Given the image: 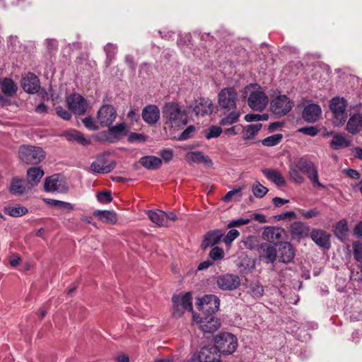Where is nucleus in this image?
I'll list each match as a JSON object with an SVG mask.
<instances>
[{"label":"nucleus","instance_id":"f257e3e1","mask_svg":"<svg viewBox=\"0 0 362 362\" xmlns=\"http://www.w3.org/2000/svg\"><path fill=\"white\" fill-rule=\"evenodd\" d=\"M238 93L233 88H224L218 95V103L225 116L221 119L222 125H230L238 121L240 113L236 110Z\"/></svg>","mask_w":362,"mask_h":362},{"label":"nucleus","instance_id":"f03ea898","mask_svg":"<svg viewBox=\"0 0 362 362\" xmlns=\"http://www.w3.org/2000/svg\"><path fill=\"white\" fill-rule=\"evenodd\" d=\"M163 117L165 124L173 128L182 127L187 123V115L177 103H166L163 107Z\"/></svg>","mask_w":362,"mask_h":362},{"label":"nucleus","instance_id":"7ed1b4c3","mask_svg":"<svg viewBox=\"0 0 362 362\" xmlns=\"http://www.w3.org/2000/svg\"><path fill=\"white\" fill-rule=\"evenodd\" d=\"M18 155L23 164L37 165L45 160L46 152L40 146L23 144L18 148Z\"/></svg>","mask_w":362,"mask_h":362},{"label":"nucleus","instance_id":"20e7f679","mask_svg":"<svg viewBox=\"0 0 362 362\" xmlns=\"http://www.w3.org/2000/svg\"><path fill=\"white\" fill-rule=\"evenodd\" d=\"M292 163L301 173L307 176L314 187L318 186L325 188V186L319 181L317 168L313 161L306 157H300L294 158Z\"/></svg>","mask_w":362,"mask_h":362},{"label":"nucleus","instance_id":"39448f33","mask_svg":"<svg viewBox=\"0 0 362 362\" xmlns=\"http://www.w3.org/2000/svg\"><path fill=\"white\" fill-rule=\"evenodd\" d=\"M215 349L223 354H231L237 349L238 341L236 337L228 332H222L214 338Z\"/></svg>","mask_w":362,"mask_h":362},{"label":"nucleus","instance_id":"423d86ee","mask_svg":"<svg viewBox=\"0 0 362 362\" xmlns=\"http://www.w3.org/2000/svg\"><path fill=\"white\" fill-rule=\"evenodd\" d=\"M173 315L176 318L180 317L185 311L192 310V294L187 292L184 295H173Z\"/></svg>","mask_w":362,"mask_h":362},{"label":"nucleus","instance_id":"0eeeda50","mask_svg":"<svg viewBox=\"0 0 362 362\" xmlns=\"http://www.w3.org/2000/svg\"><path fill=\"white\" fill-rule=\"evenodd\" d=\"M108 127V132H102L98 135L95 136L96 140L114 143L120 139L123 135H126L128 132L127 125L124 123L117 124Z\"/></svg>","mask_w":362,"mask_h":362},{"label":"nucleus","instance_id":"6e6552de","mask_svg":"<svg viewBox=\"0 0 362 362\" xmlns=\"http://www.w3.org/2000/svg\"><path fill=\"white\" fill-rule=\"evenodd\" d=\"M346 102L344 98L335 97L329 102V108L333 113L334 121L337 125L342 124L346 119Z\"/></svg>","mask_w":362,"mask_h":362},{"label":"nucleus","instance_id":"1a4fd4ad","mask_svg":"<svg viewBox=\"0 0 362 362\" xmlns=\"http://www.w3.org/2000/svg\"><path fill=\"white\" fill-rule=\"evenodd\" d=\"M293 106V103L284 95L276 96L271 103L272 112L279 116L286 115Z\"/></svg>","mask_w":362,"mask_h":362},{"label":"nucleus","instance_id":"9d476101","mask_svg":"<svg viewBox=\"0 0 362 362\" xmlns=\"http://www.w3.org/2000/svg\"><path fill=\"white\" fill-rule=\"evenodd\" d=\"M267 103L268 98L259 88L250 93L247 104L253 110L261 111L266 107Z\"/></svg>","mask_w":362,"mask_h":362},{"label":"nucleus","instance_id":"9b49d317","mask_svg":"<svg viewBox=\"0 0 362 362\" xmlns=\"http://www.w3.org/2000/svg\"><path fill=\"white\" fill-rule=\"evenodd\" d=\"M216 285L223 291H233L240 285V279L236 274H225L216 277Z\"/></svg>","mask_w":362,"mask_h":362},{"label":"nucleus","instance_id":"f8f14e48","mask_svg":"<svg viewBox=\"0 0 362 362\" xmlns=\"http://www.w3.org/2000/svg\"><path fill=\"white\" fill-rule=\"evenodd\" d=\"M116 117V110L110 105H103L97 112V119L101 127L111 126Z\"/></svg>","mask_w":362,"mask_h":362},{"label":"nucleus","instance_id":"ddd939ff","mask_svg":"<svg viewBox=\"0 0 362 362\" xmlns=\"http://www.w3.org/2000/svg\"><path fill=\"white\" fill-rule=\"evenodd\" d=\"M220 300L215 295H205L199 300V309L206 315H212L218 311Z\"/></svg>","mask_w":362,"mask_h":362},{"label":"nucleus","instance_id":"4468645a","mask_svg":"<svg viewBox=\"0 0 362 362\" xmlns=\"http://www.w3.org/2000/svg\"><path fill=\"white\" fill-rule=\"evenodd\" d=\"M194 319H195L194 316ZM194 320L196 321L199 328L204 333L212 334L221 326L220 320L211 315H206V317H202L199 320H197V318Z\"/></svg>","mask_w":362,"mask_h":362},{"label":"nucleus","instance_id":"2eb2a0df","mask_svg":"<svg viewBox=\"0 0 362 362\" xmlns=\"http://www.w3.org/2000/svg\"><path fill=\"white\" fill-rule=\"evenodd\" d=\"M67 103L69 109L78 115H83L87 109L86 99L78 94H74L67 98Z\"/></svg>","mask_w":362,"mask_h":362},{"label":"nucleus","instance_id":"dca6fc26","mask_svg":"<svg viewBox=\"0 0 362 362\" xmlns=\"http://www.w3.org/2000/svg\"><path fill=\"white\" fill-rule=\"evenodd\" d=\"M115 167L114 162L109 163L105 155H100L91 163L90 170L96 173L105 174L111 172Z\"/></svg>","mask_w":362,"mask_h":362},{"label":"nucleus","instance_id":"f3484780","mask_svg":"<svg viewBox=\"0 0 362 362\" xmlns=\"http://www.w3.org/2000/svg\"><path fill=\"white\" fill-rule=\"evenodd\" d=\"M192 108V112L196 115L204 116L212 113L214 110V105L212 101L209 98H199L195 100Z\"/></svg>","mask_w":362,"mask_h":362},{"label":"nucleus","instance_id":"a211bd4d","mask_svg":"<svg viewBox=\"0 0 362 362\" xmlns=\"http://www.w3.org/2000/svg\"><path fill=\"white\" fill-rule=\"evenodd\" d=\"M141 116L146 124L154 125L160 118V112L156 105H148L143 108Z\"/></svg>","mask_w":362,"mask_h":362},{"label":"nucleus","instance_id":"6ab92c4d","mask_svg":"<svg viewBox=\"0 0 362 362\" xmlns=\"http://www.w3.org/2000/svg\"><path fill=\"white\" fill-rule=\"evenodd\" d=\"M257 252L259 259L267 264H272L276 259V249L270 244L266 243L260 244L257 247Z\"/></svg>","mask_w":362,"mask_h":362},{"label":"nucleus","instance_id":"aec40b11","mask_svg":"<svg viewBox=\"0 0 362 362\" xmlns=\"http://www.w3.org/2000/svg\"><path fill=\"white\" fill-rule=\"evenodd\" d=\"M21 86L28 93H36L40 88V80L34 74L28 73L22 78Z\"/></svg>","mask_w":362,"mask_h":362},{"label":"nucleus","instance_id":"412c9836","mask_svg":"<svg viewBox=\"0 0 362 362\" xmlns=\"http://www.w3.org/2000/svg\"><path fill=\"white\" fill-rule=\"evenodd\" d=\"M322 114V110L319 105L310 103L305 106L303 112V119L308 123H314L318 120Z\"/></svg>","mask_w":362,"mask_h":362},{"label":"nucleus","instance_id":"4be33fe9","mask_svg":"<svg viewBox=\"0 0 362 362\" xmlns=\"http://www.w3.org/2000/svg\"><path fill=\"white\" fill-rule=\"evenodd\" d=\"M310 238L320 247L329 249L330 247V235L320 229H313L310 232Z\"/></svg>","mask_w":362,"mask_h":362},{"label":"nucleus","instance_id":"5701e85b","mask_svg":"<svg viewBox=\"0 0 362 362\" xmlns=\"http://www.w3.org/2000/svg\"><path fill=\"white\" fill-rule=\"evenodd\" d=\"M45 173L41 167H31L26 172V183L28 189L36 187L41 181Z\"/></svg>","mask_w":362,"mask_h":362},{"label":"nucleus","instance_id":"b1692460","mask_svg":"<svg viewBox=\"0 0 362 362\" xmlns=\"http://www.w3.org/2000/svg\"><path fill=\"white\" fill-rule=\"evenodd\" d=\"M224 235V233L221 230H214L206 233L204 238L202 242L201 247L205 250L210 246L215 245L221 240Z\"/></svg>","mask_w":362,"mask_h":362},{"label":"nucleus","instance_id":"393cba45","mask_svg":"<svg viewBox=\"0 0 362 362\" xmlns=\"http://www.w3.org/2000/svg\"><path fill=\"white\" fill-rule=\"evenodd\" d=\"M310 228L308 226L300 221L293 222L291 225V235L293 239L300 240L309 234Z\"/></svg>","mask_w":362,"mask_h":362},{"label":"nucleus","instance_id":"a878e982","mask_svg":"<svg viewBox=\"0 0 362 362\" xmlns=\"http://www.w3.org/2000/svg\"><path fill=\"white\" fill-rule=\"evenodd\" d=\"M30 189H28V185H27L26 181L24 179L18 177L12 178L9 187V191L12 194L20 196Z\"/></svg>","mask_w":362,"mask_h":362},{"label":"nucleus","instance_id":"bb28decb","mask_svg":"<svg viewBox=\"0 0 362 362\" xmlns=\"http://www.w3.org/2000/svg\"><path fill=\"white\" fill-rule=\"evenodd\" d=\"M284 230L281 228L268 226L262 233V238L271 243H278L282 239Z\"/></svg>","mask_w":362,"mask_h":362},{"label":"nucleus","instance_id":"cd10ccee","mask_svg":"<svg viewBox=\"0 0 362 362\" xmlns=\"http://www.w3.org/2000/svg\"><path fill=\"white\" fill-rule=\"evenodd\" d=\"M186 160L190 164L204 163L208 166L212 165L213 163L211 159L208 156H204L202 152L190 151L185 156Z\"/></svg>","mask_w":362,"mask_h":362},{"label":"nucleus","instance_id":"c85d7f7f","mask_svg":"<svg viewBox=\"0 0 362 362\" xmlns=\"http://www.w3.org/2000/svg\"><path fill=\"white\" fill-rule=\"evenodd\" d=\"M67 141L76 142L82 146H88L90 144V139L84 136L83 134L76 129H71L64 134Z\"/></svg>","mask_w":362,"mask_h":362},{"label":"nucleus","instance_id":"c756f323","mask_svg":"<svg viewBox=\"0 0 362 362\" xmlns=\"http://www.w3.org/2000/svg\"><path fill=\"white\" fill-rule=\"evenodd\" d=\"M362 114L356 113L350 117L346 124V130L351 134H356L362 130Z\"/></svg>","mask_w":362,"mask_h":362},{"label":"nucleus","instance_id":"7c9ffc66","mask_svg":"<svg viewBox=\"0 0 362 362\" xmlns=\"http://www.w3.org/2000/svg\"><path fill=\"white\" fill-rule=\"evenodd\" d=\"M279 261L284 263L291 262L295 256L293 246L288 243L281 244L279 247Z\"/></svg>","mask_w":362,"mask_h":362},{"label":"nucleus","instance_id":"2f4dec72","mask_svg":"<svg viewBox=\"0 0 362 362\" xmlns=\"http://www.w3.org/2000/svg\"><path fill=\"white\" fill-rule=\"evenodd\" d=\"M93 216L97 217L99 221L107 224H115L117 221V214L113 211L109 210H95L93 213Z\"/></svg>","mask_w":362,"mask_h":362},{"label":"nucleus","instance_id":"473e14b6","mask_svg":"<svg viewBox=\"0 0 362 362\" xmlns=\"http://www.w3.org/2000/svg\"><path fill=\"white\" fill-rule=\"evenodd\" d=\"M140 164L151 170L158 169L162 165V160L154 156H146L140 158Z\"/></svg>","mask_w":362,"mask_h":362},{"label":"nucleus","instance_id":"72a5a7b5","mask_svg":"<svg viewBox=\"0 0 362 362\" xmlns=\"http://www.w3.org/2000/svg\"><path fill=\"white\" fill-rule=\"evenodd\" d=\"M350 146L351 141L347 139L344 134H334L330 141V147L334 150H339Z\"/></svg>","mask_w":362,"mask_h":362},{"label":"nucleus","instance_id":"f704fd0d","mask_svg":"<svg viewBox=\"0 0 362 362\" xmlns=\"http://www.w3.org/2000/svg\"><path fill=\"white\" fill-rule=\"evenodd\" d=\"M264 175L272 181L278 186H284L286 181L282 175L276 170L274 169H264L262 170Z\"/></svg>","mask_w":362,"mask_h":362},{"label":"nucleus","instance_id":"c9c22d12","mask_svg":"<svg viewBox=\"0 0 362 362\" xmlns=\"http://www.w3.org/2000/svg\"><path fill=\"white\" fill-rule=\"evenodd\" d=\"M349 232V226L346 220L342 219L336 223L334 229V235L341 241H344Z\"/></svg>","mask_w":362,"mask_h":362},{"label":"nucleus","instance_id":"e433bc0d","mask_svg":"<svg viewBox=\"0 0 362 362\" xmlns=\"http://www.w3.org/2000/svg\"><path fill=\"white\" fill-rule=\"evenodd\" d=\"M211 349L206 347L201 349L198 356L199 362H221L218 354L213 353Z\"/></svg>","mask_w":362,"mask_h":362},{"label":"nucleus","instance_id":"4c0bfd02","mask_svg":"<svg viewBox=\"0 0 362 362\" xmlns=\"http://www.w3.org/2000/svg\"><path fill=\"white\" fill-rule=\"evenodd\" d=\"M148 216L150 220L160 227H166L165 222V212L161 210L148 211Z\"/></svg>","mask_w":362,"mask_h":362},{"label":"nucleus","instance_id":"58836bf2","mask_svg":"<svg viewBox=\"0 0 362 362\" xmlns=\"http://www.w3.org/2000/svg\"><path fill=\"white\" fill-rule=\"evenodd\" d=\"M60 187V181L57 176L54 175L45 179L44 182V189L45 192L59 191Z\"/></svg>","mask_w":362,"mask_h":362},{"label":"nucleus","instance_id":"ea45409f","mask_svg":"<svg viewBox=\"0 0 362 362\" xmlns=\"http://www.w3.org/2000/svg\"><path fill=\"white\" fill-rule=\"evenodd\" d=\"M300 173L301 172L293 163L288 166V176L292 182L299 185L303 183L305 178Z\"/></svg>","mask_w":362,"mask_h":362},{"label":"nucleus","instance_id":"a19ab883","mask_svg":"<svg viewBox=\"0 0 362 362\" xmlns=\"http://www.w3.org/2000/svg\"><path fill=\"white\" fill-rule=\"evenodd\" d=\"M1 91L7 95L11 96L17 90V86L11 78H4L1 83Z\"/></svg>","mask_w":362,"mask_h":362},{"label":"nucleus","instance_id":"79ce46f5","mask_svg":"<svg viewBox=\"0 0 362 362\" xmlns=\"http://www.w3.org/2000/svg\"><path fill=\"white\" fill-rule=\"evenodd\" d=\"M4 212L6 214L12 217H20L26 214L28 212V210L25 206L18 205L16 206L6 207Z\"/></svg>","mask_w":362,"mask_h":362},{"label":"nucleus","instance_id":"37998d69","mask_svg":"<svg viewBox=\"0 0 362 362\" xmlns=\"http://www.w3.org/2000/svg\"><path fill=\"white\" fill-rule=\"evenodd\" d=\"M262 128V124H250L244 128L243 138L250 139L255 137Z\"/></svg>","mask_w":362,"mask_h":362},{"label":"nucleus","instance_id":"c03bdc74","mask_svg":"<svg viewBox=\"0 0 362 362\" xmlns=\"http://www.w3.org/2000/svg\"><path fill=\"white\" fill-rule=\"evenodd\" d=\"M44 200L47 204H49L52 206H54V207L59 208V209H65L67 211H71V210L74 209V206L69 202L53 199H45Z\"/></svg>","mask_w":362,"mask_h":362},{"label":"nucleus","instance_id":"a18cd8bd","mask_svg":"<svg viewBox=\"0 0 362 362\" xmlns=\"http://www.w3.org/2000/svg\"><path fill=\"white\" fill-rule=\"evenodd\" d=\"M117 47L116 45L112 44V43H107L104 47V51L106 53V57H107V65H110L111 62L115 58V56L117 53Z\"/></svg>","mask_w":362,"mask_h":362},{"label":"nucleus","instance_id":"49530a36","mask_svg":"<svg viewBox=\"0 0 362 362\" xmlns=\"http://www.w3.org/2000/svg\"><path fill=\"white\" fill-rule=\"evenodd\" d=\"M283 138L282 134H276L269 136L262 141V144L264 146H274L281 141Z\"/></svg>","mask_w":362,"mask_h":362},{"label":"nucleus","instance_id":"de8ad7c7","mask_svg":"<svg viewBox=\"0 0 362 362\" xmlns=\"http://www.w3.org/2000/svg\"><path fill=\"white\" fill-rule=\"evenodd\" d=\"M252 191L253 194L257 198H262L268 192L269 190L259 182H256L252 187Z\"/></svg>","mask_w":362,"mask_h":362},{"label":"nucleus","instance_id":"09e8293b","mask_svg":"<svg viewBox=\"0 0 362 362\" xmlns=\"http://www.w3.org/2000/svg\"><path fill=\"white\" fill-rule=\"evenodd\" d=\"M242 187H239L233 190H230L226 193V194L223 197V201L225 202H230L233 197L234 199L240 200L242 197Z\"/></svg>","mask_w":362,"mask_h":362},{"label":"nucleus","instance_id":"8fccbe9b","mask_svg":"<svg viewBox=\"0 0 362 362\" xmlns=\"http://www.w3.org/2000/svg\"><path fill=\"white\" fill-rule=\"evenodd\" d=\"M250 293L253 298H259L264 294V288L259 283L255 284L250 287Z\"/></svg>","mask_w":362,"mask_h":362},{"label":"nucleus","instance_id":"3c124183","mask_svg":"<svg viewBox=\"0 0 362 362\" xmlns=\"http://www.w3.org/2000/svg\"><path fill=\"white\" fill-rule=\"evenodd\" d=\"M147 140V136L144 134L131 132L128 135L127 141L128 142L133 144L136 142L144 143Z\"/></svg>","mask_w":362,"mask_h":362},{"label":"nucleus","instance_id":"603ef678","mask_svg":"<svg viewBox=\"0 0 362 362\" xmlns=\"http://www.w3.org/2000/svg\"><path fill=\"white\" fill-rule=\"evenodd\" d=\"M239 235L240 233L238 230L233 228L230 229L225 236L223 235V242L226 245H230L231 243L239 236Z\"/></svg>","mask_w":362,"mask_h":362},{"label":"nucleus","instance_id":"864d4df0","mask_svg":"<svg viewBox=\"0 0 362 362\" xmlns=\"http://www.w3.org/2000/svg\"><path fill=\"white\" fill-rule=\"evenodd\" d=\"M354 257L357 262L362 261V243L359 241L353 243Z\"/></svg>","mask_w":362,"mask_h":362},{"label":"nucleus","instance_id":"5fc2aeb1","mask_svg":"<svg viewBox=\"0 0 362 362\" xmlns=\"http://www.w3.org/2000/svg\"><path fill=\"white\" fill-rule=\"evenodd\" d=\"M209 257L214 261L221 260L224 257V251L219 247H214L211 250Z\"/></svg>","mask_w":362,"mask_h":362},{"label":"nucleus","instance_id":"6e6d98bb","mask_svg":"<svg viewBox=\"0 0 362 362\" xmlns=\"http://www.w3.org/2000/svg\"><path fill=\"white\" fill-rule=\"evenodd\" d=\"M298 132L308 136H315L320 132V129L314 126L304 127L300 128Z\"/></svg>","mask_w":362,"mask_h":362},{"label":"nucleus","instance_id":"4d7b16f0","mask_svg":"<svg viewBox=\"0 0 362 362\" xmlns=\"http://www.w3.org/2000/svg\"><path fill=\"white\" fill-rule=\"evenodd\" d=\"M222 132V129L218 126H211L206 134V138L207 139H211L212 138L218 137Z\"/></svg>","mask_w":362,"mask_h":362},{"label":"nucleus","instance_id":"13d9d810","mask_svg":"<svg viewBox=\"0 0 362 362\" xmlns=\"http://www.w3.org/2000/svg\"><path fill=\"white\" fill-rule=\"evenodd\" d=\"M98 201L101 203H110L112 200L110 192H100L97 194Z\"/></svg>","mask_w":362,"mask_h":362},{"label":"nucleus","instance_id":"bf43d9fd","mask_svg":"<svg viewBox=\"0 0 362 362\" xmlns=\"http://www.w3.org/2000/svg\"><path fill=\"white\" fill-rule=\"evenodd\" d=\"M250 221V218H240L233 220V221H230L228 223L227 226H228V228L239 227V226L249 223Z\"/></svg>","mask_w":362,"mask_h":362},{"label":"nucleus","instance_id":"052dcab7","mask_svg":"<svg viewBox=\"0 0 362 362\" xmlns=\"http://www.w3.org/2000/svg\"><path fill=\"white\" fill-rule=\"evenodd\" d=\"M299 214L305 218H311L317 216L320 212L317 209H312L308 211L300 209Z\"/></svg>","mask_w":362,"mask_h":362},{"label":"nucleus","instance_id":"680f3d73","mask_svg":"<svg viewBox=\"0 0 362 362\" xmlns=\"http://www.w3.org/2000/svg\"><path fill=\"white\" fill-rule=\"evenodd\" d=\"M82 122L84 126L89 130L95 131L99 129L98 125L94 122L93 119L90 117H85Z\"/></svg>","mask_w":362,"mask_h":362},{"label":"nucleus","instance_id":"e2e57ef3","mask_svg":"<svg viewBox=\"0 0 362 362\" xmlns=\"http://www.w3.org/2000/svg\"><path fill=\"white\" fill-rule=\"evenodd\" d=\"M195 128L194 126H189L185 131H183L181 134L179 136L178 139L180 141H185L188 139L191 134L194 132Z\"/></svg>","mask_w":362,"mask_h":362},{"label":"nucleus","instance_id":"0e129e2a","mask_svg":"<svg viewBox=\"0 0 362 362\" xmlns=\"http://www.w3.org/2000/svg\"><path fill=\"white\" fill-rule=\"evenodd\" d=\"M56 112L59 117L64 120H69L71 117V113L60 106L56 108Z\"/></svg>","mask_w":362,"mask_h":362},{"label":"nucleus","instance_id":"69168bd1","mask_svg":"<svg viewBox=\"0 0 362 362\" xmlns=\"http://www.w3.org/2000/svg\"><path fill=\"white\" fill-rule=\"evenodd\" d=\"M274 218L278 220H286V219H291V218H296V215L294 211H286L285 213H282L278 215H276Z\"/></svg>","mask_w":362,"mask_h":362},{"label":"nucleus","instance_id":"338daca9","mask_svg":"<svg viewBox=\"0 0 362 362\" xmlns=\"http://www.w3.org/2000/svg\"><path fill=\"white\" fill-rule=\"evenodd\" d=\"M161 158L166 162L170 161L173 156V153L171 149H164L160 151Z\"/></svg>","mask_w":362,"mask_h":362},{"label":"nucleus","instance_id":"774afa93","mask_svg":"<svg viewBox=\"0 0 362 362\" xmlns=\"http://www.w3.org/2000/svg\"><path fill=\"white\" fill-rule=\"evenodd\" d=\"M46 45L47 49L52 52L54 51L57 49L58 43L57 41L54 39H48L46 40Z\"/></svg>","mask_w":362,"mask_h":362}]
</instances>
